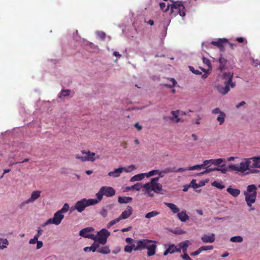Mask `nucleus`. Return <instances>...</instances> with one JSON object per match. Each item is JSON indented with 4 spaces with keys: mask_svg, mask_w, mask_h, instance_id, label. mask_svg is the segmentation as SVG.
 Returning <instances> with one entry per match:
<instances>
[{
    "mask_svg": "<svg viewBox=\"0 0 260 260\" xmlns=\"http://www.w3.org/2000/svg\"><path fill=\"white\" fill-rule=\"evenodd\" d=\"M159 6L160 9L165 12H167L170 8L171 14H173L174 10H176L180 16L184 17L186 15L185 7L181 1H172V4L167 5L165 3L161 2L159 3Z\"/></svg>",
    "mask_w": 260,
    "mask_h": 260,
    "instance_id": "nucleus-1",
    "label": "nucleus"
},
{
    "mask_svg": "<svg viewBox=\"0 0 260 260\" xmlns=\"http://www.w3.org/2000/svg\"><path fill=\"white\" fill-rule=\"evenodd\" d=\"M256 190L257 187L254 184H251L248 185L246 190L244 191L245 201L248 206H251V204L255 202L257 194Z\"/></svg>",
    "mask_w": 260,
    "mask_h": 260,
    "instance_id": "nucleus-2",
    "label": "nucleus"
},
{
    "mask_svg": "<svg viewBox=\"0 0 260 260\" xmlns=\"http://www.w3.org/2000/svg\"><path fill=\"white\" fill-rule=\"evenodd\" d=\"M158 178L151 179L150 182L144 184V191L145 193L150 194L151 191L159 193L162 190V185L158 183Z\"/></svg>",
    "mask_w": 260,
    "mask_h": 260,
    "instance_id": "nucleus-3",
    "label": "nucleus"
},
{
    "mask_svg": "<svg viewBox=\"0 0 260 260\" xmlns=\"http://www.w3.org/2000/svg\"><path fill=\"white\" fill-rule=\"evenodd\" d=\"M97 204V201L92 199H83L78 201L74 207H72L70 211L77 210L78 211H83L88 206Z\"/></svg>",
    "mask_w": 260,
    "mask_h": 260,
    "instance_id": "nucleus-4",
    "label": "nucleus"
},
{
    "mask_svg": "<svg viewBox=\"0 0 260 260\" xmlns=\"http://www.w3.org/2000/svg\"><path fill=\"white\" fill-rule=\"evenodd\" d=\"M141 243H142V249H147L148 250L147 253L148 256H151L155 254L156 245L154 241L144 239L142 240Z\"/></svg>",
    "mask_w": 260,
    "mask_h": 260,
    "instance_id": "nucleus-5",
    "label": "nucleus"
},
{
    "mask_svg": "<svg viewBox=\"0 0 260 260\" xmlns=\"http://www.w3.org/2000/svg\"><path fill=\"white\" fill-rule=\"evenodd\" d=\"M251 168L250 159L245 158L239 164L231 165L229 166V169L233 171H237L241 172H244Z\"/></svg>",
    "mask_w": 260,
    "mask_h": 260,
    "instance_id": "nucleus-6",
    "label": "nucleus"
},
{
    "mask_svg": "<svg viewBox=\"0 0 260 260\" xmlns=\"http://www.w3.org/2000/svg\"><path fill=\"white\" fill-rule=\"evenodd\" d=\"M63 212H55L53 218H50L47 220L44 224L43 226H46L50 224L58 225L60 223L61 220L64 218Z\"/></svg>",
    "mask_w": 260,
    "mask_h": 260,
    "instance_id": "nucleus-7",
    "label": "nucleus"
},
{
    "mask_svg": "<svg viewBox=\"0 0 260 260\" xmlns=\"http://www.w3.org/2000/svg\"><path fill=\"white\" fill-rule=\"evenodd\" d=\"M110 235V233L105 229H103L98 232V242L99 244L105 245L107 239Z\"/></svg>",
    "mask_w": 260,
    "mask_h": 260,
    "instance_id": "nucleus-8",
    "label": "nucleus"
},
{
    "mask_svg": "<svg viewBox=\"0 0 260 260\" xmlns=\"http://www.w3.org/2000/svg\"><path fill=\"white\" fill-rule=\"evenodd\" d=\"M81 152L82 154L85 155L83 156V157H84V162L87 161L93 162L96 159H99L100 158L99 155H96H96L94 152H91L89 151H86L85 150H81Z\"/></svg>",
    "mask_w": 260,
    "mask_h": 260,
    "instance_id": "nucleus-9",
    "label": "nucleus"
},
{
    "mask_svg": "<svg viewBox=\"0 0 260 260\" xmlns=\"http://www.w3.org/2000/svg\"><path fill=\"white\" fill-rule=\"evenodd\" d=\"M233 76V74L230 72H224L222 74V78L227 80L224 82L225 84L228 85L229 87L230 86L232 88H233L235 86V83L232 82Z\"/></svg>",
    "mask_w": 260,
    "mask_h": 260,
    "instance_id": "nucleus-10",
    "label": "nucleus"
},
{
    "mask_svg": "<svg viewBox=\"0 0 260 260\" xmlns=\"http://www.w3.org/2000/svg\"><path fill=\"white\" fill-rule=\"evenodd\" d=\"M132 214V212H122L121 215L118 218L111 221L107 225V228H110L113 225L118 222L121 219H125L129 217Z\"/></svg>",
    "mask_w": 260,
    "mask_h": 260,
    "instance_id": "nucleus-11",
    "label": "nucleus"
},
{
    "mask_svg": "<svg viewBox=\"0 0 260 260\" xmlns=\"http://www.w3.org/2000/svg\"><path fill=\"white\" fill-rule=\"evenodd\" d=\"M41 193V191H39V190H36V191H32V192L31 194L30 197L28 200H27L26 201H25L23 203H22L21 206H22L24 204H26L34 202L35 201H36L37 199H38L40 197Z\"/></svg>",
    "mask_w": 260,
    "mask_h": 260,
    "instance_id": "nucleus-12",
    "label": "nucleus"
},
{
    "mask_svg": "<svg viewBox=\"0 0 260 260\" xmlns=\"http://www.w3.org/2000/svg\"><path fill=\"white\" fill-rule=\"evenodd\" d=\"M228 42V40L226 39H220L217 41H212L211 44L214 46H216L218 48L220 49V51L224 50V46L223 44Z\"/></svg>",
    "mask_w": 260,
    "mask_h": 260,
    "instance_id": "nucleus-13",
    "label": "nucleus"
},
{
    "mask_svg": "<svg viewBox=\"0 0 260 260\" xmlns=\"http://www.w3.org/2000/svg\"><path fill=\"white\" fill-rule=\"evenodd\" d=\"M215 234H211L210 235H204L201 237V240L204 243H212L215 241Z\"/></svg>",
    "mask_w": 260,
    "mask_h": 260,
    "instance_id": "nucleus-14",
    "label": "nucleus"
},
{
    "mask_svg": "<svg viewBox=\"0 0 260 260\" xmlns=\"http://www.w3.org/2000/svg\"><path fill=\"white\" fill-rule=\"evenodd\" d=\"M94 229L92 227L84 228L79 232V235L84 238H87L89 235H90L92 232L94 231Z\"/></svg>",
    "mask_w": 260,
    "mask_h": 260,
    "instance_id": "nucleus-15",
    "label": "nucleus"
},
{
    "mask_svg": "<svg viewBox=\"0 0 260 260\" xmlns=\"http://www.w3.org/2000/svg\"><path fill=\"white\" fill-rule=\"evenodd\" d=\"M101 188L104 194L107 197H112L115 193V190L111 187L103 186Z\"/></svg>",
    "mask_w": 260,
    "mask_h": 260,
    "instance_id": "nucleus-16",
    "label": "nucleus"
},
{
    "mask_svg": "<svg viewBox=\"0 0 260 260\" xmlns=\"http://www.w3.org/2000/svg\"><path fill=\"white\" fill-rule=\"evenodd\" d=\"M191 244V243L189 240H185L178 244L179 248L178 249H180V252L182 249L183 253L186 252L188 247Z\"/></svg>",
    "mask_w": 260,
    "mask_h": 260,
    "instance_id": "nucleus-17",
    "label": "nucleus"
},
{
    "mask_svg": "<svg viewBox=\"0 0 260 260\" xmlns=\"http://www.w3.org/2000/svg\"><path fill=\"white\" fill-rule=\"evenodd\" d=\"M179 111H172L171 113L173 115V117L165 116L164 119H169L171 120H175L176 122H179L180 121V118L178 117Z\"/></svg>",
    "mask_w": 260,
    "mask_h": 260,
    "instance_id": "nucleus-18",
    "label": "nucleus"
},
{
    "mask_svg": "<svg viewBox=\"0 0 260 260\" xmlns=\"http://www.w3.org/2000/svg\"><path fill=\"white\" fill-rule=\"evenodd\" d=\"M251 168H260V156L249 158Z\"/></svg>",
    "mask_w": 260,
    "mask_h": 260,
    "instance_id": "nucleus-19",
    "label": "nucleus"
},
{
    "mask_svg": "<svg viewBox=\"0 0 260 260\" xmlns=\"http://www.w3.org/2000/svg\"><path fill=\"white\" fill-rule=\"evenodd\" d=\"M216 87L217 91L222 95L226 94L230 89V87L228 86V85L226 84H225L224 86L221 85H217Z\"/></svg>",
    "mask_w": 260,
    "mask_h": 260,
    "instance_id": "nucleus-20",
    "label": "nucleus"
},
{
    "mask_svg": "<svg viewBox=\"0 0 260 260\" xmlns=\"http://www.w3.org/2000/svg\"><path fill=\"white\" fill-rule=\"evenodd\" d=\"M123 169L122 167L119 168L118 169H116L113 171H111L109 172L108 175L109 176L113 177H118L120 176V174L122 172Z\"/></svg>",
    "mask_w": 260,
    "mask_h": 260,
    "instance_id": "nucleus-21",
    "label": "nucleus"
},
{
    "mask_svg": "<svg viewBox=\"0 0 260 260\" xmlns=\"http://www.w3.org/2000/svg\"><path fill=\"white\" fill-rule=\"evenodd\" d=\"M99 244L96 242H94L91 246L84 247L83 250L85 252H88L92 251L95 252L97 251V248L99 247Z\"/></svg>",
    "mask_w": 260,
    "mask_h": 260,
    "instance_id": "nucleus-22",
    "label": "nucleus"
},
{
    "mask_svg": "<svg viewBox=\"0 0 260 260\" xmlns=\"http://www.w3.org/2000/svg\"><path fill=\"white\" fill-rule=\"evenodd\" d=\"M226 191L234 197H237L240 193V190L238 189L228 187Z\"/></svg>",
    "mask_w": 260,
    "mask_h": 260,
    "instance_id": "nucleus-23",
    "label": "nucleus"
},
{
    "mask_svg": "<svg viewBox=\"0 0 260 260\" xmlns=\"http://www.w3.org/2000/svg\"><path fill=\"white\" fill-rule=\"evenodd\" d=\"M219 62L220 63V66L218 69L220 70L221 71L224 70L227 62V59L221 56L219 58Z\"/></svg>",
    "mask_w": 260,
    "mask_h": 260,
    "instance_id": "nucleus-24",
    "label": "nucleus"
},
{
    "mask_svg": "<svg viewBox=\"0 0 260 260\" xmlns=\"http://www.w3.org/2000/svg\"><path fill=\"white\" fill-rule=\"evenodd\" d=\"M142 242L141 240L136 241L135 243L131 245L132 250H138L142 249Z\"/></svg>",
    "mask_w": 260,
    "mask_h": 260,
    "instance_id": "nucleus-25",
    "label": "nucleus"
},
{
    "mask_svg": "<svg viewBox=\"0 0 260 260\" xmlns=\"http://www.w3.org/2000/svg\"><path fill=\"white\" fill-rule=\"evenodd\" d=\"M186 213V212H178L177 216L181 221L185 222L189 219L188 216Z\"/></svg>",
    "mask_w": 260,
    "mask_h": 260,
    "instance_id": "nucleus-26",
    "label": "nucleus"
},
{
    "mask_svg": "<svg viewBox=\"0 0 260 260\" xmlns=\"http://www.w3.org/2000/svg\"><path fill=\"white\" fill-rule=\"evenodd\" d=\"M145 176V173L137 174V175H136L134 176L133 177H132L131 178L130 181L131 182H134L136 181H140V180H142L144 178Z\"/></svg>",
    "mask_w": 260,
    "mask_h": 260,
    "instance_id": "nucleus-27",
    "label": "nucleus"
},
{
    "mask_svg": "<svg viewBox=\"0 0 260 260\" xmlns=\"http://www.w3.org/2000/svg\"><path fill=\"white\" fill-rule=\"evenodd\" d=\"M97 251L100 253L107 254L110 253V249L108 246H105L97 249Z\"/></svg>",
    "mask_w": 260,
    "mask_h": 260,
    "instance_id": "nucleus-28",
    "label": "nucleus"
},
{
    "mask_svg": "<svg viewBox=\"0 0 260 260\" xmlns=\"http://www.w3.org/2000/svg\"><path fill=\"white\" fill-rule=\"evenodd\" d=\"M8 245L9 241L7 239L0 238V250L7 248Z\"/></svg>",
    "mask_w": 260,
    "mask_h": 260,
    "instance_id": "nucleus-29",
    "label": "nucleus"
},
{
    "mask_svg": "<svg viewBox=\"0 0 260 260\" xmlns=\"http://www.w3.org/2000/svg\"><path fill=\"white\" fill-rule=\"evenodd\" d=\"M132 200V198L131 197H119L118 198V202L119 203H127L129 202Z\"/></svg>",
    "mask_w": 260,
    "mask_h": 260,
    "instance_id": "nucleus-30",
    "label": "nucleus"
},
{
    "mask_svg": "<svg viewBox=\"0 0 260 260\" xmlns=\"http://www.w3.org/2000/svg\"><path fill=\"white\" fill-rule=\"evenodd\" d=\"M230 241L234 243H241L243 242V239L240 236H236L231 237Z\"/></svg>",
    "mask_w": 260,
    "mask_h": 260,
    "instance_id": "nucleus-31",
    "label": "nucleus"
},
{
    "mask_svg": "<svg viewBox=\"0 0 260 260\" xmlns=\"http://www.w3.org/2000/svg\"><path fill=\"white\" fill-rule=\"evenodd\" d=\"M225 118V114L223 112H221L220 114H219L217 118V121L219 122V124L221 125L224 122V119Z\"/></svg>",
    "mask_w": 260,
    "mask_h": 260,
    "instance_id": "nucleus-32",
    "label": "nucleus"
},
{
    "mask_svg": "<svg viewBox=\"0 0 260 260\" xmlns=\"http://www.w3.org/2000/svg\"><path fill=\"white\" fill-rule=\"evenodd\" d=\"M104 195V192L101 188L100 191L96 194V197L97 199H91L92 200H95L97 201V203H98L103 198Z\"/></svg>",
    "mask_w": 260,
    "mask_h": 260,
    "instance_id": "nucleus-33",
    "label": "nucleus"
},
{
    "mask_svg": "<svg viewBox=\"0 0 260 260\" xmlns=\"http://www.w3.org/2000/svg\"><path fill=\"white\" fill-rule=\"evenodd\" d=\"M214 171H219V168L218 167H214L211 168H209V167L206 168V170L203 172H201V173H200V174L203 175L205 174H208Z\"/></svg>",
    "mask_w": 260,
    "mask_h": 260,
    "instance_id": "nucleus-34",
    "label": "nucleus"
},
{
    "mask_svg": "<svg viewBox=\"0 0 260 260\" xmlns=\"http://www.w3.org/2000/svg\"><path fill=\"white\" fill-rule=\"evenodd\" d=\"M167 249L169 251L170 253H173L175 252H180V249H178V248L174 244L170 245Z\"/></svg>",
    "mask_w": 260,
    "mask_h": 260,
    "instance_id": "nucleus-35",
    "label": "nucleus"
},
{
    "mask_svg": "<svg viewBox=\"0 0 260 260\" xmlns=\"http://www.w3.org/2000/svg\"><path fill=\"white\" fill-rule=\"evenodd\" d=\"M165 204L168 206L172 211H179V209L177 206L173 203H165Z\"/></svg>",
    "mask_w": 260,
    "mask_h": 260,
    "instance_id": "nucleus-36",
    "label": "nucleus"
},
{
    "mask_svg": "<svg viewBox=\"0 0 260 260\" xmlns=\"http://www.w3.org/2000/svg\"><path fill=\"white\" fill-rule=\"evenodd\" d=\"M131 188L132 189L136 190L137 191L140 190L141 188L144 189V184H142L141 183H137L136 184L132 185Z\"/></svg>",
    "mask_w": 260,
    "mask_h": 260,
    "instance_id": "nucleus-37",
    "label": "nucleus"
},
{
    "mask_svg": "<svg viewBox=\"0 0 260 260\" xmlns=\"http://www.w3.org/2000/svg\"><path fill=\"white\" fill-rule=\"evenodd\" d=\"M70 91L71 90L69 89H62L58 96L59 98H61L62 96H68L70 95Z\"/></svg>",
    "mask_w": 260,
    "mask_h": 260,
    "instance_id": "nucleus-38",
    "label": "nucleus"
},
{
    "mask_svg": "<svg viewBox=\"0 0 260 260\" xmlns=\"http://www.w3.org/2000/svg\"><path fill=\"white\" fill-rule=\"evenodd\" d=\"M204 166H203V164H201V165H195V166H191V167H188V169L189 171H191V170H201L203 168H204Z\"/></svg>",
    "mask_w": 260,
    "mask_h": 260,
    "instance_id": "nucleus-39",
    "label": "nucleus"
},
{
    "mask_svg": "<svg viewBox=\"0 0 260 260\" xmlns=\"http://www.w3.org/2000/svg\"><path fill=\"white\" fill-rule=\"evenodd\" d=\"M203 165L205 168H208L211 165H213V159L205 160L203 161Z\"/></svg>",
    "mask_w": 260,
    "mask_h": 260,
    "instance_id": "nucleus-40",
    "label": "nucleus"
},
{
    "mask_svg": "<svg viewBox=\"0 0 260 260\" xmlns=\"http://www.w3.org/2000/svg\"><path fill=\"white\" fill-rule=\"evenodd\" d=\"M136 169V168L133 165H131L126 168L122 167L123 171H124L126 173L131 172L132 171L135 170Z\"/></svg>",
    "mask_w": 260,
    "mask_h": 260,
    "instance_id": "nucleus-41",
    "label": "nucleus"
},
{
    "mask_svg": "<svg viewBox=\"0 0 260 260\" xmlns=\"http://www.w3.org/2000/svg\"><path fill=\"white\" fill-rule=\"evenodd\" d=\"M165 174H168L170 173H175V167H167L163 170Z\"/></svg>",
    "mask_w": 260,
    "mask_h": 260,
    "instance_id": "nucleus-42",
    "label": "nucleus"
},
{
    "mask_svg": "<svg viewBox=\"0 0 260 260\" xmlns=\"http://www.w3.org/2000/svg\"><path fill=\"white\" fill-rule=\"evenodd\" d=\"M212 184L213 186H214L219 189H223L224 188V185H223L222 183L218 182L217 181H214Z\"/></svg>",
    "mask_w": 260,
    "mask_h": 260,
    "instance_id": "nucleus-43",
    "label": "nucleus"
},
{
    "mask_svg": "<svg viewBox=\"0 0 260 260\" xmlns=\"http://www.w3.org/2000/svg\"><path fill=\"white\" fill-rule=\"evenodd\" d=\"M202 59L204 63L206 64L209 69H211L212 68V65L210 60L205 57H203Z\"/></svg>",
    "mask_w": 260,
    "mask_h": 260,
    "instance_id": "nucleus-44",
    "label": "nucleus"
},
{
    "mask_svg": "<svg viewBox=\"0 0 260 260\" xmlns=\"http://www.w3.org/2000/svg\"><path fill=\"white\" fill-rule=\"evenodd\" d=\"M189 186L192 187L194 189H197L201 187V185L196 183V180H192L190 183Z\"/></svg>",
    "mask_w": 260,
    "mask_h": 260,
    "instance_id": "nucleus-45",
    "label": "nucleus"
},
{
    "mask_svg": "<svg viewBox=\"0 0 260 260\" xmlns=\"http://www.w3.org/2000/svg\"><path fill=\"white\" fill-rule=\"evenodd\" d=\"M170 80L172 82V84H165V86L169 88H172L176 85L177 82L174 78H170Z\"/></svg>",
    "mask_w": 260,
    "mask_h": 260,
    "instance_id": "nucleus-46",
    "label": "nucleus"
},
{
    "mask_svg": "<svg viewBox=\"0 0 260 260\" xmlns=\"http://www.w3.org/2000/svg\"><path fill=\"white\" fill-rule=\"evenodd\" d=\"M213 165L215 166H219L222 162L224 161V159L223 158H217V159H213Z\"/></svg>",
    "mask_w": 260,
    "mask_h": 260,
    "instance_id": "nucleus-47",
    "label": "nucleus"
},
{
    "mask_svg": "<svg viewBox=\"0 0 260 260\" xmlns=\"http://www.w3.org/2000/svg\"><path fill=\"white\" fill-rule=\"evenodd\" d=\"M200 250L202 252L203 251H206L208 250H212L213 249V246L212 245L209 246H203L200 247Z\"/></svg>",
    "mask_w": 260,
    "mask_h": 260,
    "instance_id": "nucleus-48",
    "label": "nucleus"
},
{
    "mask_svg": "<svg viewBox=\"0 0 260 260\" xmlns=\"http://www.w3.org/2000/svg\"><path fill=\"white\" fill-rule=\"evenodd\" d=\"M157 170H153L149 171L148 173H145V176L147 177H149L150 176H153L154 175H157Z\"/></svg>",
    "mask_w": 260,
    "mask_h": 260,
    "instance_id": "nucleus-49",
    "label": "nucleus"
},
{
    "mask_svg": "<svg viewBox=\"0 0 260 260\" xmlns=\"http://www.w3.org/2000/svg\"><path fill=\"white\" fill-rule=\"evenodd\" d=\"M159 212H148L146 215L145 217L147 218H150L154 217L158 214Z\"/></svg>",
    "mask_w": 260,
    "mask_h": 260,
    "instance_id": "nucleus-50",
    "label": "nucleus"
},
{
    "mask_svg": "<svg viewBox=\"0 0 260 260\" xmlns=\"http://www.w3.org/2000/svg\"><path fill=\"white\" fill-rule=\"evenodd\" d=\"M87 238L92 239L94 241V242H98V234L96 235H94V234H92L90 233V235H89Z\"/></svg>",
    "mask_w": 260,
    "mask_h": 260,
    "instance_id": "nucleus-51",
    "label": "nucleus"
},
{
    "mask_svg": "<svg viewBox=\"0 0 260 260\" xmlns=\"http://www.w3.org/2000/svg\"><path fill=\"white\" fill-rule=\"evenodd\" d=\"M70 208L69 205L67 203H65L63 207L58 211H68Z\"/></svg>",
    "mask_w": 260,
    "mask_h": 260,
    "instance_id": "nucleus-52",
    "label": "nucleus"
},
{
    "mask_svg": "<svg viewBox=\"0 0 260 260\" xmlns=\"http://www.w3.org/2000/svg\"><path fill=\"white\" fill-rule=\"evenodd\" d=\"M184 254L183 255H181V257L184 259V260H192L189 255L187 254L186 252L183 253Z\"/></svg>",
    "mask_w": 260,
    "mask_h": 260,
    "instance_id": "nucleus-53",
    "label": "nucleus"
},
{
    "mask_svg": "<svg viewBox=\"0 0 260 260\" xmlns=\"http://www.w3.org/2000/svg\"><path fill=\"white\" fill-rule=\"evenodd\" d=\"M165 174L164 173L163 170L160 171L159 170H157V175H158V176L156 178H158V179H159L160 178L163 177L164 176Z\"/></svg>",
    "mask_w": 260,
    "mask_h": 260,
    "instance_id": "nucleus-54",
    "label": "nucleus"
},
{
    "mask_svg": "<svg viewBox=\"0 0 260 260\" xmlns=\"http://www.w3.org/2000/svg\"><path fill=\"white\" fill-rule=\"evenodd\" d=\"M189 68L190 70L193 73L197 75L201 74L202 73L198 70H195L193 67L189 66Z\"/></svg>",
    "mask_w": 260,
    "mask_h": 260,
    "instance_id": "nucleus-55",
    "label": "nucleus"
},
{
    "mask_svg": "<svg viewBox=\"0 0 260 260\" xmlns=\"http://www.w3.org/2000/svg\"><path fill=\"white\" fill-rule=\"evenodd\" d=\"M98 35V36L99 37V38H101L102 40H104L106 38V35L104 32H103V31L99 32Z\"/></svg>",
    "mask_w": 260,
    "mask_h": 260,
    "instance_id": "nucleus-56",
    "label": "nucleus"
},
{
    "mask_svg": "<svg viewBox=\"0 0 260 260\" xmlns=\"http://www.w3.org/2000/svg\"><path fill=\"white\" fill-rule=\"evenodd\" d=\"M188 168H179L178 169H176V168L175 167V173H178V172H184V171H188Z\"/></svg>",
    "mask_w": 260,
    "mask_h": 260,
    "instance_id": "nucleus-57",
    "label": "nucleus"
},
{
    "mask_svg": "<svg viewBox=\"0 0 260 260\" xmlns=\"http://www.w3.org/2000/svg\"><path fill=\"white\" fill-rule=\"evenodd\" d=\"M236 40L239 43H244L245 44H247V40L246 39H245L244 38H242V37L237 38Z\"/></svg>",
    "mask_w": 260,
    "mask_h": 260,
    "instance_id": "nucleus-58",
    "label": "nucleus"
},
{
    "mask_svg": "<svg viewBox=\"0 0 260 260\" xmlns=\"http://www.w3.org/2000/svg\"><path fill=\"white\" fill-rule=\"evenodd\" d=\"M38 239L37 238V237H34V238L30 239L29 241V243L30 244H35V243H37Z\"/></svg>",
    "mask_w": 260,
    "mask_h": 260,
    "instance_id": "nucleus-59",
    "label": "nucleus"
},
{
    "mask_svg": "<svg viewBox=\"0 0 260 260\" xmlns=\"http://www.w3.org/2000/svg\"><path fill=\"white\" fill-rule=\"evenodd\" d=\"M221 112H223L221 111L219 108H216L212 111V113L214 114H220V113Z\"/></svg>",
    "mask_w": 260,
    "mask_h": 260,
    "instance_id": "nucleus-60",
    "label": "nucleus"
},
{
    "mask_svg": "<svg viewBox=\"0 0 260 260\" xmlns=\"http://www.w3.org/2000/svg\"><path fill=\"white\" fill-rule=\"evenodd\" d=\"M74 156L76 159L84 162V157H83V156H80V155L79 154H76Z\"/></svg>",
    "mask_w": 260,
    "mask_h": 260,
    "instance_id": "nucleus-61",
    "label": "nucleus"
},
{
    "mask_svg": "<svg viewBox=\"0 0 260 260\" xmlns=\"http://www.w3.org/2000/svg\"><path fill=\"white\" fill-rule=\"evenodd\" d=\"M132 249L131 246L126 245L124 247V251L126 252L131 253L132 251Z\"/></svg>",
    "mask_w": 260,
    "mask_h": 260,
    "instance_id": "nucleus-62",
    "label": "nucleus"
},
{
    "mask_svg": "<svg viewBox=\"0 0 260 260\" xmlns=\"http://www.w3.org/2000/svg\"><path fill=\"white\" fill-rule=\"evenodd\" d=\"M201 252L202 251L199 248L197 251L191 253L190 255L191 256H197L199 255Z\"/></svg>",
    "mask_w": 260,
    "mask_h": 260,
    "instance_id": "nucleus-63",
    "label": "nucleus"
},
{
    "mask_svg": "<svg viewBox=\"0 0 260 260\" xmlns=\"http://www.w3.org/2000/svg\"><path fill=\"white\" fill-rule=\"evenodd\" d=\"M43 242L40 241H38L37 242V249H39L42 247L43 246Z\"/></svg>",
    "mask_w": 260,
    "mask_h": 260,
    "instance_id": "nucleus-64",
    "label": "nucleus"
}]
</instances>
